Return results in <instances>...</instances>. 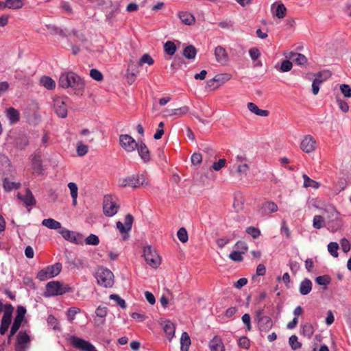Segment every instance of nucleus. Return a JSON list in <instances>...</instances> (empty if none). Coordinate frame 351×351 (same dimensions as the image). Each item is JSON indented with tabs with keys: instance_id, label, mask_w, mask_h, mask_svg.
<instances>
[{
	"instance_id": "obj_5",
	"label": "nucleus",
	"mask_w": 351,
	"mask_h": 351,
	"mask_svg": "<svg viewBox=\"0 0 351 351\" xmlns=\"http://www.w3.org/2000/svg\"><path fill=\"white\" fill-rule=\"evenodd\" d=\"M143 256L147 263L152 268H157L161 263V260L157 252L151 246L143 249Z\"/></svg>"
},
{
	"instance_id": "obj_23",
	"label": "nucleus",
	"mask_w": 351,
	"mask_h": 351,
	"mask_svg": "<svg viewBox=\"0 0 351 351\" xmlns=\"http://www.w3.org/2000/svg\"><path fill=\"white\" fill-rule=\"evenodd\" d=\"M67 241H69L75 244H82L84 239L82 234L67 230Z\"/></svg>"
},
{
	"instance_id": "obj_3",
	"label": "nucleus",
	"mask_w": 351,
	"mask_h": 351,
	"mask_svg": "<svg viewBox=\"0 0 351 351\" xmlns=\"http://www.w3.org/2000/svg\"><path fill=\"white\" fill-rule=\"evenodd\" d=\"M62 264L56 263L54 265L47 266L39 271L36 278L40 281H45L58 276L62 270Z\"/></svg>"
},
{
	"instance_id": "obj_64",
	"label": "nucleus",
	"mask_w": 351,
	"mask_h": 351,
	"mask_svg": "<svg viewBox=\"0 0 351 351\" xmlns=\"http://www.w3.org/2000/svg\"><path fill=\"white\" fill-rule=\"evenodd\" d=\"M249 54L252 60H256L261 56L260 51L256 47L251 48L249 50Z\"/></svg>"
},
{
	"instance_id": "obj_6",
	"label": "nucleus",
	"mask_w": 351,
	"mask_h": 351,
	"mask_svg": "<svg viewBox=\"0 0 351 351\" xmlns=\"http://www.w3.org/2000/svg\"><path fill=\"white\" fill-rule=\"evenodd\" d=\"M114 198L111 195L104 196L103 210L107 217L114 216L118 211L119 206L115 202Z\"/></svg>"
},
{
	"instance_id": "obj_7",
	"label": "nucleus",
	"mask_w": 351,
	"mask_h": 351,
	"mask_svg": "<svg viewBox=\"0 0 351 351\" xmlns=\"http://www.w3.org/2000/svg\"><path fill=\"white\" fill-rule=\"evenodd\" d=\"M70 340L73 346L81 351H97L96 348L90 342L83 339L71 336Z\"/></svg>"
},
{
	"instance_id": "obj_21",
	"label": "nucleus",
	"mask_w": 351,
	"mask_h": 351,
	"mask_svg": "<svg viewBox=\"0 0 351 351\" xmlns=\"http://www.w3.org/2000/svg\"><path fill=\"white\" fill-rule=\"evenodd\" d=\"M17 197L27 206L34 205L36 203L35 199L29 189L26 191V193L24 195L18 193Z\"/></svg>"
},
{
	"instance_id": "obj_36",
	"label": "nucleus",
	"mask_w": 351,
	"mask_h": 351,
	"mask_svg": "<svg viewBox=\"0 0 351 351\" xmlns=\"http://www.w3.org/2000/svg\"><path fill=\"white\" fill-rule=\"evenodd\" d=\"M301 333L304 336L310 339L314 333V328L313 325L310 323H306L302 325Z\"/></svg>"
},
{
	"instance_id": "obj_34",
	"label": "nucleus",
	"mask_w": 351,
	"mask_h": 351,
	"mask_svg": "<svg viewBox=\"0 0 351 351\" xmlns=\"http://www.w3.org/2000/svg\"><path fill=\"white\" fill-rule=\"evenodd\" d=\"M180 343H181V350L182 351H188L189 346L191 344V339H190L189 334L186 332H182L181 339H180Z\"/></svg>"
},
{
	"instance_id": "obj_2",
	"label": "nucleus",
	"mask_w": 351,
	"mask_h": 351,
	"mask_svg": "<svg viewBox=\"0 0 351 351\" xmlns=\"http://www.w3.org/2000/svg\"><path fill=\"white\" fill-rule=\"evenodd\" d=\"M323 216L326 219V224L331 232H336L342 226V220L340 217V213L334 206H328L324 209Z\"/></svg>"
},
{
	"instance_id": "obj_40",
	"label": "nucleus",
	"mask_w": 351,
	"mask_h": 351,
	"mask_svg": "<svg viewBox=\"0 0 351 351\" xmlns=\"http://www.w3.org/2000/svg\"><path fill=\"white\" fill-rule=\"evenodd\" d=\"M326 226L323 215H315L313 221V226L316 229H320Z\"/></svg>"
},
{
	"instance_id": "obj_51",
	"label": "nucleus",
	"mask_w": 351,
	"mask_h": 351,
	"mask_svg": "<svg viewBox=\"0 0 351 351\" xmlns=\"http://www.w3.org/2000/svg\"><path fill=\"white\" fill-rule=\"evenodd\" d=\"M84 241L87 245H97L99 243V237L93 234H90Z\"/></svg>"
},
{
	"instance_id": "obj_28",
	"label": "nucleus",
	"mask_w": 351,
	"mask_h": 351,
	"mask_svg": "<svg viewBox=\"0 0 351 351\" xmlns=\"http://www.w3.org/2000/svg\"><path fill=\"white\" fill-rule=\"evenodd\" d=\"M40 83L43 86L49 90H53L56 87L55 81L50 77L46 75L42 76L40 77Z\"/></svg>"
},
{
	"instance_id": "obj_26",
	"label": "nucleus",
	"mask_w": 351,
	"mask_h": 351,
	"mask_svg": "<svg viewBox=\"0 0 351 351\" xmlns=\"http://www.w3.org/2000/svg\"><path fill=\"white\" fill-rule=\"evenodd\" d=\"M276 6V11H275V15L278 19H283L286 16V14H287V8H286L285 5L282 3H274L271 5V8L274 9Z\"/></svg>"
},
{
	"instance_id": "obj_14",
	"label": "nucleus",
	"mask_w": 351,
	"mask_h": 351,
	"mask_svg": "<svg viewBox=\"0 0 351 351\" xmlns=\"http://www.w3.org/2000/svg\"><path fill=\"white\" fill-rule=\"evenodd\" d=\"M136 149L144 162L147 163L151 160L150 152L145 143L143 141L139 142Z\"/></svg>"
},
{
	"instance_id": "obj_61",
	"label": "nucleus",
	"mask_w": 351,
	"mask_h": 351,
	"mask_svg": "<svg viewBox=\"0 0 351 351\" xmlns=\"http://www.w3.org/2000/svg\"><path fill=\"white\" fill-rule=\"evenodd\" d=\"M191 160L193 165H199L202 161V156L199 153H194L192 154Z\"/></svg>"
},
{
	"instance_id": "obj_63",
	"label": "nucleus",
	"mask_w": 351,
	"mask_h": 351,
	"mask_svg": "<svg viewBox=\"0 0 351 351\" xmlns=\"http://www.w3.org/2000/svg\"><path fill=\"white\" fill-rule=\"evenodd\" d=\"M331 76V73L329 71H323L317 73L315 75V78H319L322 80V82Z\"/></svg>"
},
{
	"instance_id": "obj_54",
	"label": "nucleus",
	"mask_w": 351,
	"mask_h": 351,
	"mask_svg": "<svg viewBox=\"0 0 351 351\" xmlns=\"http://www.w3.org/2000/svg\"><path fill=\"white\" fill-rule=\"evenodd\" d=\"M242 254L239 251L234 250L229 254V258L233 261L241 262L243 260Z\"/></svg>"
},
{
	"instance_id": "obj_25",
	"label": "nucleus",
	"mask_w": 351,
	"mask_h": 351,
	"mask_svg": "<svg viewBox=\"0 0 351 351\" xmlns=\"http://www.w3.org/2000/svg\"><path fill=\"white\" fill-rule=\"evenodd\" d=\"M247 108L250 112L261 117H267L269 114L268 110L260 109L256 104L252 102L247 104Z\"/></svg>"
},
{
	"instance_id": "obj_35",
	"label": "nucleus",
	"mask_w": 351,
	"mask_h": 351,
	"mask_svg": "<svg viewBox=\"0 0 351 351\" xmlns=\"http://www.w3.org/2000/svg\"><path fill=\"white\" fill-rule=\"evenodd\" d=\"M164 331L166 333L167 338L169 339H171L173 337L174 333H175L174 324L170 321L165 322V324L164 326Z\"/></svg>"
},
{
	"instance_id": "obj_49",
	"label": "nucleus",
	"mask_w": 351,
	"mask_h": 351,
	"mask_svg": "<svg viewBox=\"0 0 351 351\" xmlns=\"http://www.w3.org/2000/svg\"><path fill=\"white\" fill-rule=\"evenodd\" d=\"M338 249H339V245L336 242H330L328 245V250L330 252V254L334 257L338 256V252H337Z\"/></svg>"
},
{
	"instance_id": "obj_17",
	"label": "nucleus",
	"mask_w": 351,
	"mask_h": 351,
	"mask_svg": "<svg viewBox=\"0 0 351 351\" xmlns=\"http://www.w3.org/2000/svg\"><path fill=\"white\" fill-rule=\"evenodd\" d=\"M138 179L137 178L136 176H132L130 177H128L126 178L123 179L120 182V186L121 187H132V188H136L139 186V183L138 182Z\"/></svg>"
},
{
	"instance_id": "obj_13",
	"label": "nucleus",
	"mask_w": 351,
	"mask_h": 351,
	"mask_svg": "<svg viewBox=\"0 0 351 351\" xmlns=\"http://www.w3.org/2000/svg\"><path fill=\"white\" fill-rule=\"evenodd\" d=\"M53 108L60 117H66L65 99L61 97H56L53 100Z\"/></svg>"
},
{
	"instance_id": "obj_29",
	"label": "nucleus",
	"mask_w": 351,
	"mask_h": 351,
	"mask_svg": "<svg viewBox=\"0 0 351 351\" xmlns=\"http://www.w3.org/2000/svg\"><path fill=\"white\" fill-rule=\"evenodd\" d=\"M312 289V282L309 279H304L300 285V293L302 295L308 294Z\"/></svg>"
},
{
	"instance_id": "obj_57",
	"label": "nucleus",
	"mask_w": 351,
	"mask_h": 351,
	"mask_svg": "<svg viewBox=\"0 0 351 351\" xmlns=\"http://www.w3.org/2000/svg\"><path fill=\"white\" fill-rule=\"evenodd\" d=\"M292 66V62L288 60H286L282 62L280 69L282 72H288L291 70Z\"/></svg>"
},
{
	"instance_id": "obj_39",
	"label": "nucleus",
	"mask_w": 351,
	"mask_h": 351,
	"mask_svg": "<svg viewBox=\"0 0 351 351\" xmlns=\"http://www.w3.org/2000/svg\"><path fill=\"white\" fill-rule=\"evenodd\" d=\"M88 152V146L84 144L82 141L77 143L76 152L78 156L82 157L85 156Z\"/></svg>"
},
{
	"instance_id": "obj_4",
	"label": "nucleus",
	"mask_w": 351,
	"mask_h": 351,
	"mask_svg": "<svg viewBox=\"0 0 351 351\" xmlns=\"http://www.w3.org/2000/svg\"><path fill=\"white\" fill-rule=\"evenodd\" d=\"M96 278L98 284L104 287H111L113 285L114 275L108 269H99L96 273Z\"/></svg>"
},
{
	"instance_id": "obj_38",
	"label": "nucleus",
	"mask_w": 351,
	"mask_h": 351,
	"mask_svg": "<svg viewBox=\"0 0 351 351\" xmlns=\"http://www.w3.org/2000/svg\"><path fill=\"white\" fill-rule=\"evenodd\" d=\"M303 180H304V186L307 187H312L313 189H318L319 186V183L317 181H315L312 179H311L307 175L304 174L302 176Z\"/></svg>"
},
{
	"instance_id": "obj_10",
	"label": "nucleus",
	"mask_w": 351,
	"mask_h": 351,
	"mask_svg": "<svg viewBox=\"0 0 351 351\" xmlns=\"http://www.w3.org/2000/svg\"><path fill=\"white\" fill-rule=\"evenodd\" d=\"M119 143L126 152H132L136 149L138 143L128 134H121L119 136Z\"/></svg>"
},
{
	"instance_id": "obj_46",
	"label": "nucleus",
	"mask_w": 351,
	"mask_h": 351,
	"mask_svg": "<svg viewBox=\"0 0 351 351\" xmlns=\"http://www.w3.org/2000/svg\"><path fill=\"white\" fill-rule=\"evenodd\" d=\"M315 282L319 285L326 286L330 283L331 278L328 275L319 276L315 278Z\"/></svg>"
},
{
	"instance_id": "obj_56",
	"label": "nucleus",
	"mask_w": 351,
	"mask_h": 351,
	"mask_svg": "<svg viewBox=\"0 0 351 351\" xmlns=\"http://www.w3.org/2000/svg\"><path fill=\"white\" fill-rule=\"evenodd\" d=\"M238 344L242 348L248 349L250 342L247 337H241L239 339Z\"/></svg>"
},
{
	"instance_id": "obj_41",
	"label": "nucleus",
	"mask_w": 351,
	"mask_h": 351,
	"mask_svg": "<svg viewBox=\"0 0 351 351\" xmlns=\"http://www.w3.org/2000/svg\"><path fill=\"white\" fill-rule=\"evenodd\" d=\"M164 49L166 53L169 56H173L176 53L177 47L173 42L167 41L165 43Z\"/></svg>"
},
{
	"instance_id": "obj_16",
	"label": "nucleus",
	"mask_w": 351,
	"mask_h": 351,
	"mask_svg": "<svg viewBox=\"0 0 351 351\" xmlns=\"http://www.w3.org/2000/svg\"><path fill=\"white\" fill-rule=\"evenodd\" d=\"M258 323V326L260 330L267 332L269 331L273 326V321L272 319L266 316L265 317L259 318L258 320H256Z\"/></svg>"
},
{
	"instance_id": "obj_52",
	"label": "nucleus",
	"mask_w": 351,
	"mask_h": 351,
	"mask_svg": "<svg viewBox=\"0 0 351 351\" xmlns=\"http://www.w3.org/2000/svg\"><path fill=\"white\" fill-rule=\"evenodd\" d=\"M110 298L116 302L117 305H119L122 308H126L125 301L122 299L119 295L117 294H111L110 295Z\"/></svg>"
},
{
	"instance_id": "obj_1",
	"label": "nucleus",
	"mask_w": 351,
	"mask_h": 351,
	"mask_svg": "<svg viewBox=\"0 0 351 351\" xmlns=\"http://www.w3.org/2000/svg\"><path fill=\"white\" fill-rule=\"evenodd\" d=\"M84 90V80L75 73L67 72V93L81 97L83 95Z\"/></svg>"
},
{
	"instance_id": "obj_18",
	"label": "nucleus",
	"mask_w": 351,
	"mask_h": 351,
	"mask_svg": "<svg viewBox=\"0 0 351 351\" xmlns=\"http://www.w3.org/2000/svg\"><path fill=\"white\" fill-rule=\"evenodd\" d=\"M278 206L274 202H265L263 204L261 211L263 215H267L278 210Z\"/></svg>"
},
{
	"instance_id": "obj_9",
	"label": "nucleus",
	"mask_w": 351,
	"mask_h": 351,
	"mask_svg": "<svg viewBox=\"0 0 351 351\" xmlns=\"http://www.w3.org/2000/svg\"><path fill=\"white\" fill-rule=\"evenodd\" d=\"M64 293V289L58 281H51L46 285V289L44 293L45 297H51L61 295Z\"/></svg>"
},
{
	"instance_id": "obj_55",
	"label": "nucleus",
	"mask_w": 351,
	"mask_h": 351,
	"mask_svg": "<svg viewBox=\"0 0 351 351\" xmlns=\"http://www.w3.org/2000/svg\"><path fill=\"white\" fill-rule=\"evenodd\" d=\"M340 90L345 97H351V87L346 84L340 86Z\"/></svg>"
},
{
	"instance_id": "obj_12",
	"label": "nucleus",
	"mask_w": 351,
	"mask_h": 351,
	"mask_svg": "<svg viewBox=\"0 0 351 351\" xmlns=\"http://www.w3.org/2000/svg\"><path fill=\"white\" fill-rule=\"evenodd\" d=\"M301 149L306 153H311L316 148V141L311 135H306L300 144Z\"/></svg>"
},
{
	"instance_id": "obj_8",
	"label": "nucleus",
	"mask_w": 351,
	"mask_h": 351,
	"mask_svg": "<svg viewBox=\"0 0 351 351\" xmlns=\"http://www.w3.org/2000/svg\"><path fill=\"white\" fill-rule=\"evenodd\" d=\"M134 217L131 214H127L124 219V224L121 221H117L116 223L117 228L123 235V239L128 237V232L131 230Z\"/></svg>"
},
{
	"instance_id": "obj_59",
	"label": "nucleus",
	"mask_w": 351,
	"mask_h": 351,
	"mask_svg": "<svg viewBox=\"0 0 351 351\" xmlns=\"http://www.w3.org/2000/svg\"><path fill=\"white\" fill-rule=\"evenodd\" d=\"M234 247L237 250H239L240 252H241L243 254H245L247 251V244L243 241H237L236 244L234 245Z\"/></svg>"
},
{
	"instance_id": "obj_58",
	"label": "nucleus",
	"mask_w": 351,
	"mask_h": 351,
	"mask_svg": "<svg viewBox=\"0 0 351 351\" xmlns=\"http://www.w3.org/2000/svg\"><path fill=\"white\" fill-rule=\"evenodd\" d=\"M226 163V160L224 158L219 159L217 162H215L213 164V169L215 171H219L223 167H225Z\"/></svg>"
},
{
	"instance_id": "obj_47",
	"label": "nucleus",
	"mask_w": 351,
	"mask_h": 351,
	"mask_svg": "<svg viewBox=\"0 0 351 351\" xmlns=\"http://www.w3.org/2000/svg\"><path fill=\"white\" fill-rule=\"evenodd\" d=\"M289 343L291 348L294 350L300 349L302 347V343L298 341V337L295 335L289 337Z\"/></svg>"
},
{
	"instance_id": "obj_22",
	"label": "nucleus",
	"mask_w": 351,
	"mask_h": 351,
	"mask_svg": "<svg viewBox=\"0 0 351 351\" xmlns=\"http://www.w3.org/2000/svg\"><path fill=\"white\" fill-rule=\"evenodd\" d=\"M67 186L70 191V195L72 199V205L75 207L77 205L78 187L75 182H69Z\"/></svg>"
},
{
	"instance_id": "obj_50",
	"label": "nucleus",
	"mask_w": 351,
	"mask_h": 351,
	"mask_svg": "<svg viewBox=\"0 0 351 351\" xmlns=\"http://www.w3.org/2000/svg\"><path fill=\"white\" fill-rule=\"evenodd\" d=\"M177 236L182 243H186L188 241V233L184 228H181L178 230Z\"/></svg>"
},
{
	"instance_id": "obj_53",
	"label": "nucleus",
	"mask_w": 351,
	"mask_h": 351,
	"mask_svg": "<svg viewBox=\"0 0 351 351\" xmlns=\"http://www.w3.org/2000/svg\"><path fill=\"white\" fill-rule=\"evenodd\" d=\"M90 76L95 80L97 82H101L103 78V74L97 69H92L90 71Z\"/></svg>"
},
{
	"instance_id": "obj_27",
	"label": "nucleus",
	"mask_w": 351,
	"mask_h": 351,
	"mask_svg": "<svg viewBox=\"0 0 351 351\" xmlns=\"http://www.w3.org/2000/svg\"><path fill=\"white\" fill-rule=\"evenodd\" d=\"M14 311V307L10 304H6L4 306V313L2 317L1 321L10 324L12 320V315Z\"/></svg>"
},
{
	"instance_id": "obj_43",
	"label": "nucleus",
	"mask_w": 351,
	"mask_h": 351,
	"mask_svg": "<svg viewBox=\"0 0 351 351\" xmlns=\"http://www.w3.org/2000/svg\"><path fill=\"white\" fill-rule=\"evenodd\" d=\"M81 313L80 308L77 307H71L67 310V320L72 322L75 319L76 315Z\"/></svg>"
},
{
	"instance_id": "obj_60",
	"label": "nucleus",
	"mask_w": 351,
	"mask_h": 351,
	"mask_svg": "<svg viewBox=\"0 0 351 351\" xmlns=\"http://www.w3.org/2000/svg\"><path fill=\"white\" fill-rule=\"evenodd\" d=\"M322 83V80L319 78H315L312 84V92L313 95H317L319 90V84Z\"/></svg>"
},
{
	"instance_id": "obj_20",
	"label": "nucleus",
	"mask_w": 351,
	"mask_h": 351,
	"mask_svg": "<svg viewBox=\"0 0 351 351\" xmlns=\"http://www.w3.org/2000/svg\"><path fill=\"white\" fill-rule=\"evenodd\" d=\"M5 114L11 124L17 123L20 119L19 112L14 108H8L6 110Z\"/></svg>"
},
{
	"instance_id": "obj_31",
	"label": "nucleus",
	"mask_w": 351,
	"mask_h": 351,
	"mask_svg": "<svg viewBox=\"0 0 351 351\" xmlns=\"http://www.w3.org/2000/svg\"><path fill=\"white\" fill-rule=\"evenodd\" d=\"M21 184L19 182H11L8 178H5L3 180V186L5 191L10 192L13 189H17L20 187Z\"/></svg>"
},
{
	"instance_id": "obj_42",
	"label": "nucleus",
	"mask_w": 351,
	"mask_h": 351,
	"mask_svg": "<svg viewBox=\"0 0 351 351\" xmlns=\"http://www.w3.org/2000/svg\"><path fill=\"white\" fill-rule=\"evenodd\" d=\"M154 60L151 57V56L148 53H145L142 56V57L140 58L138 65L139 66H142L144 64H147L148 65L151 66L154 64Z\"/></svg>"
},
{
	"instance_id": "obj_32",
	"label": "nucleus",
	"mask_w": 351,
	"mask_h": 351,
	"mask_svg": "<svg viewBox=\"0 0 351 351\" xmlns=\"http://www.w3.org/2000/svg\"><path fill=\"white\" fill-rule=\"evenodd\" d=\"M42 225L49 229L53 230L59 229L61 228L60 223L51 218L45 219L43 220Z\"/></svg>"
},
{
	"instance_id": "obj_62",
	"label": "nucleus",
	"mask_w": 351,
	"mask_h": 351,
	"mask_svg": "<svg viewBox=\"0 0 351 351\" xmlns=\"http://www.w3.org/2000/svg\"><path fill=\"white\" fill-rule=\"evenodd\" d=\"M97 316L104 318L108 313V308L106 306H99L95 311Z\"/></svg>"
},
{
	"instance_id": "obj_24",
	"label": "nucleus",
	"mask_w": 351,
	"mask_h": 351,
	"mask_svg": "<svg viewBox=\"0 0 351 351\" xmlns=\"http://www.w3.org/2000/svg\"><path fill=\"white\" fill-rule=\"evenodd\" d=\"M211 351H225L221 339L217 337H214L209 343Z\"/></svg>"
},
{
	"instance_id": "obj_30",
	"label": "nucleus",
	"mask_w": 351,
	"mask_h": 351,
	"mask_svg": "<svg viewBox=\"0 0 351 351\" xmlns=\"http://www.w3.org/2000/svg\"><path fill=\"white\" fill-rule=\"evenodd\" d=\"M289 58L298 65H303L307 62L306 56L299 53L291 52Z\"/></svg>"
},
{
	"instance_id": "obj_33",
	"label": "nucleus",
	"mask_w": 351,
	"mask_h": 351,
	"mask_svg": "<svg viewBox=\"0 0 351 351\" xmlns=\"http://www.w3.org/2000/svg\"><path fill=\"white\" fill-rule=\"evenodd\" d=\"M197 54V50L193 45H189L183 49V56L187 59H194Z\"/></svg>"
},
{
	"instance_id": "obj_19",
	"label": "nucleus",
	"mask_w": 351,
	"mask_h": 351,
	"mask_svg": "<svg viewBox=\"0 0 351 351\" xmlns=\"http://www.w3.org/2000/svg\"><path fill=\"white\" fill-rule=\"evenodd\" d=\"M178 17L181 21L186 25H191L195 21V16L191 13L186 11L180 12L178 13Z\"/></svg>"
},
{
	"instance_id": "obj_11",
	"label": "nucleus",
	"mask_w": 351,
	"mask_h": 351,
	"mask_svg": "<svg viewBox=\"0 0 351 351\" xmlns=\"http://www.w3.org/2000/svg\"><path fill=\"white\" fill-rule=\"evenodd\" d=\"M30 337L25 332L21 331L16 336V351H25L29 346Z\"/></svg>"
},
{
	"instance_id": "obj_44",
	"label": "nucleus",
	"mask_w": 351,
	"mask_h": 351,
	"mask_svg": "<svg viewBox=\"0 0 351 351\" xmlns=\"http://www.w3.org/2000/svg\"><path fill=\"white\" fill-rule=\"evenodd\" d=\"M245 232L250 235L254 239H258L261 234V230L254 226H249L246 228Z\"/></svg>"
},
{
	"instance_id": "obj_37",
	"label": "nucleus",
	"mask_w": 351,
	"mask_h": 351,
	"mask_svg": "<svg viewBox=\"0 0 351 351\" xmlns=\"http://www.w3.org/2000/svg\"><path fill=\"white\" fill-rule=\"evenodd\" d=\"M32 166L34 173H41L42 172V165L40 156H34L32 158Z\"/></svg>"
},
{
	"instance_id": "obj_48",
	"label": "nucleus",
	"mask_w": 351,
	"mask_h": 351,
	"mask_svg": "<svg viewBox=\"0 0 351 351\" xmlns=\"http://www.w3.org/2000/svg\"><path fill=\"white\" fill-rule=\"evenodd\" d=\"M7 8L10 9H19L23 6L21 0H6Z\"/></svg>"
},
{
	"instance_id": "obj_45",
	"label": "nucleus",
	"mask_w": 351,
	"mask_h": 351,
	"mask_svg": "<svg viewBox=\"0 0 351 351\" xmlns=\"http://www.w3.org/2000/svg\"><path fill=\"white\" fill-rule=\"evenodd\" d=\"M232 77V75L228 73H221L215 76V80L219 83V85H221L225 82L229 81Z\"/></svg>"
},
{
	"instance_id": "obj_15",
	"label": "nucleus",
	"mask_w": 351,
	"mask_h": 351,
	"mask_svg": "<svg viewBox=\"0 0 351 351\" xmlns=\"http://www.w3.org/2000/svg\"><path fill=\"white\" fill-rule=\"evenodd\" d=\"M215 56L217 62L221 64H226L229 57L226 49L221 46H217L215 49Z\"/></svg>"
}]
</instances>
